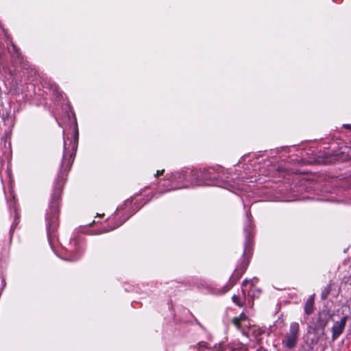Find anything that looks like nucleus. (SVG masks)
<instances>
[{
  "instance_id": "nucleus-1",
  "label": "nucleus",
  "mask_w": 351,
  "mask_h": 351,
  "mask_svg": "<svg viewBox=\"0 0 351 351\" xmlns=\"http://www.w3.org/2000/svg\"><path fill=\"white\" fill-rule=\"evenodd\" d=\"M77 140H78V131L75 130L74 134L73 140H71L69 146L67 147V143L64 141V156L62 163V168L66 171L73 163V157L75 154V152L77 147Z\"/></svg>"
},
{
  "instance_id": "nucleus-2",
  "label": "nucleus",
  "mask_w": 351,
  "mask_h": 351,
  "mask_svg": "<svg viewBox=\"0 0 351 351\" xmlns=\"http://www.w3.org/2000/svg\"><path fill=\"white\" fill-rule=\"evenodd\" d=\"M300 336V325L298 322H293L290 324L289 331L282 339L283 346L289 349L295 348L298 343Z\"/></svg>"
},
{
  "instance_id": "nucleus-3",
  "label": "nucleus",
  "mask_w": 351,
  "mask_h": 351,
  "mask_svg": "<svg viewBox=\"0 0 351 351\" xmlns=\"http://www.w3.org/2000/svg\"><path fill=\"white\" fill-rule=\"evenodd\" d=\"M197 182L196 184H215L213 182V180L217 179V178L215 176V171L213 168H208L202 170L199 172V174L196 176Z\"/></svg>"
},
{
  "instance_id": "nucleus-4",
  "label": "nucleus",
  "mask_w": 351,
  "mask_h": 351,
  "mask_svg": "<svg viewBox=\"0 0 351 351\" xmlns=\"http://www.w3.org/2000/svg\"><path fill=\"white\" fill-rule=\"evenodd\" d=\"M232 324L239 330H241L243 335L247 336L245 332V328L250 327V322L247 316L242 313L239 317H235L232 319Z\"/></svg>"
},
{
  "instance_id": "nucleus-5",
  "label": "nucleus",
  "mask_w": 351,
  "mask_h": 351,
  "mask_svg": "<svg viewBox=\"0 0 351 351\" xmlns=\"http://www.w3.org/2000/svg\"><path fill=\"white\" fill-rule=\"evenodd\" d=\"M348 317L345 316L341 317L339 321L335 322L333 324V326L332 327V339L333 340L337 339L343 332Z\"/></svg>"
},
{
  "instance_id": "nucleus-6",
  "label": "nucleus",
  "mask_w": 351,
  "mask_h": 351,
  "mask_svg": "<svg viewBox=\"0 0 351 351\" xmlns=\"http://www.w3.org/2000/svg\"><path fill=\"white\" fill-rule=\"evenodd\" d=\"M330 317L329 315L325 313H319L317 322L315 326V330L321 329L322 330V333L324 332V328L326 326Z\"/></svg>"
},
{
  "instance_id": "nucleus-7",
  "label": "nucleus",
  "mask_w": 351,
  "mask_h": 351,
  "mask_svg": "<svg viewBox=\"0 0 351 351\" xmlns=\"http://www.w3.org/2000/svg\"><path fill=\"white\" fill-rule=\"evenodd\" d=\"M214 351H246V349L241 343H232L226 346H219Z\"/></svg>"
},
{
  "instance_id": "nucleus-8",
  "label": "nucleus",
  "mask_w": 351,
  "mask_h": 351,
  "mask_svg": "<svg viewBox=\"0 0 351 351\" xmlns=\"http://www.w3.org/2000/svg\"><path fill=\"white\" fill-rule=\"evenodd\" d=\"M245 289H243V290H242L243 297L242 298H240L239 296H237L236 295H233L232 298L233 302L235 304H237L238 306L241 307L244 305L245 300Z\"/></svg>"
},
{
  "instance_id": "nucleus-9",
  "label": "nucleus",
  "mask_w": 351,
  "mask_h": 351,
  "mask_svg": "<svg viewBox=\"0 0 351 351\" xmlns=\"http://www.w3.org/2000/svg\"><path fill=\"white\" fill-rule=\"evenodd\" d=\"M51 223H55L58 215V204L56 202H53L51 206Z\"/></svg>"
},
{
  "instance_id": "nucleus-10",
  "label": "nucleus",
  "mask_w": 351,
  "mask_h": 351,
  "mask_svg": "<svg viewBox=\"0 0 351 351\" xmlns=\"http://www.w3.org/2000/svg\"><path fill=\"white\" fill-rule=\"evenodd\" d=\"M185 179V174L182 173H176L171 176L169 180L173 182H179Z\"/></svg>"
},
{
  "instance_id": "nucleus-11",
  "label": "nucleus",
  "mask_w": 351,
  "mask_h": 351,
  "mask_svg": "<svg viewBox=\"0 0 351 351\" xmlns=\"http://www.w3.org/2000/svg\"><path fill=\"white\" fill-rule=\"evenodd\" d=\"M313 298L312 297L309 298L306 302L304 311L305 313L308 315L311 314L313 311Z\"/></svg>"
},
{
  "instance_id": "nucleus-12",
  "label": "nucleus",
  "mask_w": 351,
  "mask_h": 351,
  "mask_svg": "<svg viewBox=\"0 0 351 351\" xmlns=\"http://www.w3.org/2000/svg\"><path fill=\"white\" fill-rule=\"evenodd\" d=\"M257 281V279L256 278H254L252 280H245L243 282V287H245L248 283H252V285H254V282Z\"/></svg>"
},
{
  "instance_id": "nucleus-13",
  "label": "nucleus",
  "mask_w": 351,
  "mask_h": 351,
  "mask_svg": "<svg viewBox=\"0 0 351 351\" xmlns=\"http://www.w3.org/2000/svg\"><path fill=\"white\" fill-rule=\"evenodd\" d=\"M183 186H184V185H181V186H180V185H178V184H175V186H172L171 188H170V189H167V190H165V191H171V189H179V188H182V187H183Z\"/></svg>"
},
{
  "instance_id": "nucleus-14",
  "label": "nucleus",
  "mask_w": 351,
  "mask_h": 351,
  "mask_svg": "<svg viewBox=\"0 0 351 351\" xmlns=\"http://www.w3.org/2000/svg\"><path fill=\"white\" fill-rule=\"evenodd\" d=\"M123 221H121V223H119V224H117L116 226H114V227H112L110 228V229H108V230H105L104 232H108L110 230H112L114 229H115L116 228L119 227Z\"/></svg>"
},
{
  "instance_id": "nucleus-15",
  "label": "nucleus",
  "mask_w": 351,
  "mask_h": 351,
  "mask_svg": "<svg viewBox=\"0 0 351 351\" xmlns=\"http://www.w3.org/2000/svg\"><path fill=\"white\" fill-rule=\"evenodd\" d=\"M163 171H164V170H161V171H159V170H158V171H156V173L155 174V176H156V177H158L159 175L162 174Z\"/></svg>"
},
{
  "instance_id": "nucleus-16",
  "label": "nucleus",
  "mask_w": 351,
  "mask_h": 351,
  "mask_svg": "<svg viewBox=\"0 0 351 351\" xmlns=\"http://www.w3.org/2000/svg\"><path fill=\"white\" fill-rule=\"evenodd\" d=\"M63 183H64L63 179H62L61 180L58 182V185L59 186L60 188L62 186Z\"/></svg>"
},
{
  "instance_id": "nucleus-17",
  "label": "nucleus",
  "mask_w": 351,
  "mask_h": 351,
  "mask_svg": "<svg viewBox=\"0 0 351 351\" xmlns=\"http://www.w3.org/2000/svg\"><path fill=\"white\" fill-rule=\"evenodd\" d=\"M75 259H77V257L73 255L71 256L69 258V260H71V261H74Z\"/></svg>"
},
{
  "instance_id": "nucleus-18",
  "label": "nucleus",
  "mask_w": 351,
  "mask_h": 351,
  "mask_svg": "<svg viewBox=\"0 0 351 351\" xmlns=\"http://www.w3.org/2000/svg\"><path fill=\"white\" fill-rule=\"evenodd\" d=\"M256 351H267V350L264 348H260L259 350H258Z\"/></svg>"
},
{
  "instance_id": "nucleus-19",
  "label": "nucleus",
  "mask_w": 351,
  "mask_h": 351,
  "mask_svg": "<svg viewBox=\"0 0 351 351\" xmlns=\"http://www.w3.org/2000/svg\"><path fill=\"white\" fill-rule=\"evenodd\" d=\"M344 127L346 128H350V125H344Z\"/></svg>"
}]
</instances>
